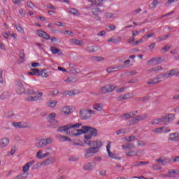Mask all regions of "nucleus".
<instances>
[{
	"label": "nucleus",
	"mask_w": 179,
	"mask_h": 179,
	"mask_svg": "<svg viewBox=\"0 0 179 179\" xmlns=\"http://www.w3.org/2000/svg\"><path fill=\"white\" fill-rule=\"evenodd\" d=\"M83 124L82 123H76L75 124H68L63 127H60L57 129V132H66V135H70V136H80L85 134V129H76L80 128Z\"/></svg>",
	"instance_id": "f257e3e1"
},
{
	"label": "nucleus",
	"mask_w": 179,
	"mask_h": 179,
	"mask_svg": "<svg viewBox=\"0 0 179 179\" xmlns=\"http://www.w3.org/2000/svg\"><path fill=\"white\" fill-rule=\"evenodd\" d=\"M122 148L125 151V155L126 156H128V157H134L135 156L141 157V156H143V155H145V152L142 150H132V149L135 148V145L132 143L122 145Z\"/></svg>",
	"instance_id": "f03ea898"
},
{
	"label": "nucleus",
	"mask_w": 179,
	"mask_h": 179,
	"mask_svg": "<svg viewBox=\"0 0 179 179\" xmlns=\"http://www.w3.org/2000/svg\"><path fill=\"white\" fill-rule=\"evenodd\" d=\"M177 70L172 69L169 71H167L164 74H161L159 76L149 80L147 83L148 85H157V83H160L161 82H163L164 79H169V78H173L174 75H177Z\"/></svg>",
	"instance_id": "7ed1b4c3"
},
{
	"label": "nucleus",
	"mask_w": 179,
	"mask_h": 179,
	"mask_svg": "<svg viewBox=\"0 0 179 179\" xmlns=\"http://www.w3.org/2000/svg\"><path fill=\"white\" fill-rule=\"evenodd\" d=\"M57 162V159L55 157H51L50 158H48L41 162H38L36 164H34L31 167V170H38V169H41L43 166H51V164H54Z\"/></svg>",
	"instance_id": "20e7f679"
},
{
	"label": "nucleus",
	"mask_w": 179,
	"mask_h": 179,
	"mask_svg": "<svg viewBox=\"0 0 179 179\" xmlns=\"http://www.w3.org/2000/svg\"><path fill=\"white\" fill-rule=\"evenodd\" d=\"M83 129H84V134H87L85 135V141H90L92 138L97 136V129L93 128L90 126H83ZM90 132V134H87Z\"/></svg>",
	"instance_id": "39448f33"
},
{
	"label": "nucleus",
	"mask_w": 179,
	"mask_h": 179,
	"mask_svg": "<svg viewBox=\"0 0 179 179\" xmlns=\"http://www.w3.org/2000/svg\"><path fill=\"white\" fill-rule=\"evenodd\" d=\"M84 143H85V145H91V148L94 149L96 153L100 152V149H101V147L103 146V142L100 140H94L92 141H90V140L84 141Z\"/></svg>",
	"instance_id": "423d86ee"
},
{
	"label": "nucleus",
	"mask_w": 179,
	"mask_h": 179,
	"mask_svg": "<svg viewBox=\"0 0 179 179\" xmlns=\"http://www.w3.org/2000/svg\"><path fill=\"white\" fill-rule=\"evenodd\" d=\"M94 114H96V112L89 108H83L80 110V118L83 120H89Z\"/></svg>",
	"instance_id": "0eeeda50"
},
{
	"label": "nucleus",
	"mask_w": 179,
	"mask_h": 179,
	"mask_svg": "<svg viewBox=\"0 0 179 179\" xmlns=\"http://www.w3.org/2000/svg\"><path fill=\"white\" fill-rule=\"evenodd\" d=\"M151 132H152V134H169L171 132V129L167 127L164 126L162 127L152 129Z\"/></svg>",
	"instance_id": "6e6552de"
},
{
	"label": "nucleus",
	"mask_w": 179,
	"mask_h": 179,
	"mask_svg": "<svg viewBox=\"0 0 179 179\" xmlns=\"http://www.w3.org/2000/svg\"><path fill=\"white\" fill-rule=\"evenodd\" d=\"M38 142V148H45L47 145H50V143H52V138L49 137L48 138L39 139L37 140Z\"/></svg>",
	"instance_id": "1a4fd4ad"
},
{
	"label": "nucleus",
	"mask_w": 179,
	"mask_h": 179,
	"mask_svg": "<svg viewBox=\"0 0 179 179\" xmlns=\"http://www.w3.org/2000/svg\"><path fill=\"white\" fill-rule=\"evenodd\" d=\"M147 118L148 114L146 113L141 115H137L129 121V124L130 125H134V124L139 122V121H144V120H147Z\"/></svg>",
	"instance_id": "9d476101"
},
{
	"label": "nucleus",
	"mask_w": 179,
	"mask_h": 179,
	"mask_svg": "<svg viewBox=\"0 0 179 179\" xmlns=\"http://www.w3.org/2000/svg\"><path fill=\"white\" fill-rule=\"evenodd\" d=\"M96 153H97L96 150L92 147H90L89 148L85 150L84 157L85 159H90L91 157H93Z\"/></svg>",
	"instance_id": "9b49d317"
},
{
	"label": "nucleus",
	"mask_w": 179,
	"mask_h": 179,
	"mask_svg": "<svg viewBox=\"0 0 179 179\" xmlns=\"http://www.w3.org/2000/svg\"><path fill=\"white\" fill-rule=\"evenodd\" d=\"M164 118V124L165 125H169L170 122H172V121H174L176 120V115L173 113L166 114L164 116H162Z\"/></svg>",
	"instance_id": "f8f14e48"
},
{
	"label": "nucleus",
	"mask_w": 179,
	"mask_h": 179,
	"mask_svg": "<svg viewBox=\"0 0 179 179\" xmlns=\"http://www.w3.org/2000/svg\"><path fill=\"white\" fill-rule=\"evenodd\" d=\"M136 114H138V110H133L131 112L122 114L120 116V118L123 120H129V118H132V117L136 115Z\"/></svg>",
	"instance_id": "ddd939ff"
},
{
	"label": "nucleus",
	"mask_w": 179,
	"mask_h": 179,
	"mask_svg": "<svg viewBox=\"0 0 179 179\" xmlns=\"http://www.w3.org/2000/svg\"><path fill=\"white\" fill-rule=\"evenodd\" d=\"M10 143V139L8 137H3L0 139V149L8 148Z\"/></svg>",
	"instance_id": "4468645a"
},
{
	"label": "nucleus",
	"mask_w": 179,
	"mask_h": 179,
	"mask_svg": "<svg viewBox=\"0 0 179 179\" xmlns=\"http://www.w3.org/2000/svg\"><path fill=\"white\" fill-rule=\"evenodd\" d=\"M13 127H14V128H16L17 129L19 128H28L29 127V124L26 122H14L12 124Z\"/></svg>",
	"instance_id": "2eb2a0df"
},
{
	"label": "nucleus",
	"mask_w": 179,
	"mask_h": 179,
	"mask_svg": "<svg viewBox=\"0 0 179 179\" xmlns=\"http://www.w3.org/2000/svg\"><path fill=\"white\" fill-rule=\"evenodd\" d=\"M36 163V160L32 159L31 161L27 163L25 165L22 166V173L23 174H26L27 171L30 169V168Z\"/></svg>",
	"instance_id": "dca6fc26"
},
{
	"label": "nucleus",
	"mask_w": 179,
	"mask_h": 179,
	"mask_svg": "<svg viewBox=\"0 0 179 179\" xmlns=\"http://www.w3.org/2000/svg\"><path fill=\"white\" fill-rule=\"evenodd\" d=\"M168 141H170V142H178L179 133L175 132V133L170 134L168 137Z\"/></svg>",
	"instance_id": "f3484780"
},
{
	"label": "nucleus",
	"mask_w": 179,
	"mask_h": 179,
	"mask_svg": "<svg viewBox=\"0 0 179 179\" xmlns=\"http://www.w3.org/2000/svg\"><path fill=\"white\" fill-rule=\"evenodd\" d=\"M35 96H29L26 99L27 101H37L38 100H41V97H43V92H38L36 94Z\"/></svg>",
	"instance_id": "a211bd4d"
},
{
	"label": "nucleus",
	"mask_w": 179,
	"mask_h": 179,
	"mask_svg": "<svg viewBox=\"0 0 179 179\" xmlns=\"http://www.w3.org/2000/svg\"><path fill=\"white\" fill-rule=\"evenodd\" d=\"M106 152L108 153V155L111 158V159H115L116 160L117 159V155L111 152V142H108V144L106 145Z\"/></svg>",
	"instance_id": "6ab92c4d"
},
{
	"label": "nucleus",
	"mask_w": 179,
	"mask_h": 179,
	"mask_svg": "<svg viewBox=\"0 0 179 179\" xmlns=\"http://www.w3.org/2000/svg\"><path fill=\"white\" fill-rule=\"evenodd\" d=\"M17 94H22V93H26V90L23 87V83L22 82L17 83L15 89Z\"/></svg>",
	"instance_id": "aec40b11"
},
{
	"label": "nucleus",
	"mask_w": 179,
	"mask_h": 179,
	"mask_svg": "<svg viewBox=\"0 0 179 179\" xmlns=\"http://www.w3.org/2000/svg\"><path fill=\"white\" fill-rule=\"evenodd\" d=\"M92 108L96 111L101 113L104 110V103H96L92 106Z\"/></svg>",
	"instance_id": "412c9836"
},
{
	"label": "nucleus",
	"mask_w": 179,
	"mask_h": 179,
	"mask_svg": "<svg viewBox=\"0 0 179 179\" xmlns=\"http://www.w3.org/2000/svg\"><path fill=\"white\" fill-rule=\"evenodd\" d=\"M36 33L37 36L45 38V40H50V38H51L50 35L48 34H46L45 31H43V30H37Z\"/></svg>",
	"instance_id": "4be33fe9"
},
{
	"label": "nucleus",
	"mask_w": 179,
	"mask_h": 179,
	"mask_svg": "<svg viewBox=\"0 0 179 179\" xmlns=\"http://www.w3.org/2000/svg\"><path fill=\"white\" fill-rule=\"evenodd\" d=\"M94 167H96V164L94 163L88 162L83 165V169L85 171H90L93 170V169H94Z\"/></svg>",
	"instance_id": "5701e85b"
},
{
	"label": "nucleus",
	"mask_w": 179,
	"mask_h": 179,
	"mask_svg": "<svg viewBox=\"0 0 179 179\" xmlns=\"http://www.w3.org/2000/svg\"><path fill=\"white\" fill-rule=\"evenodd\" d=\"M155 162H157V163H162V166H166V164H169V163H170L171 160L166 157H162L156 159Z\"/></svg>",
	"instance_id": "b1692460"
},
{
	"label": "nucleus",
	"mask_w": 179,
	"mask_h": 179,
	"mask_svg": "<svg viewBox=\"0 0 179 179\" xmlns=\"http://www.w3.org/2000/svg\"><path fill=\"white\" fill-rule=\"evenodd\" d=\"M57 139H58V141H59V142H71V141H72V139H71V138L66 136H62V135H57L56 136Z\"/></svg>",
	"instance_id": "393cba45"
},
{
	"label": "nucleus",
	"mask_w": 179,
	"mask_h": 179,
	"mask_svg": "<svg viewBox=\"0 0 179 179\" xmlns=\"http://www.w3.org/2000/svg\"><path fill=\"white\" fill-rule=\"evenodd\" d=\"M161 58H152L148 62V65H150V66L153 65H159L160 64Z\"/></svg>",
	"instance_id": "a878e982"
},
{
	"label": "nucleus",
	"mask_w": 179,
	"mask_h": 179,
	"mask_svg": "<svg viewBox=\"0 0 179 179\" xmlns=\"http://www.w3.org/2000/svg\"><path fill=\"white\" fill-rule=\"evenodd\" d=\"M61 113L63 115H69L72 113V109L70 106H64L62 108Z\"/></svg>",
	"instance_id": "bb28decb"
},
{
	"label": "nucleus",
	"mask_w": 179,
	"mask_h": 179,
	"mask_svg": "<svg viewBox=\"0 0 179 179\" xmlns=\"http://www.w3.org/2000/svg\"><path fill=\"white\" fill-rule=\"evenodd\" d=\"M80 92L78 90H69V91H66L63 93V94H64V96H76V94H79Z\"/></svg>",
	"instance_id": "cd10ccee"
},
{
	"label": "nucleus",
	"mask_w": 179,
	"mask_h": 179,
	"mask_svg": "<svg viewBox=\"0 0 179 179\" xmlns=\"http://www.w3.org/2000/svg\"><path fill=\"white\" fill-rule=\"evenodd\" d=\"M162 122L164 123V119L163 116L159 118L153 119L150 122V124H151V125H159V124H162Z\"/></svg>",
	"instance_id": "c85d7f7f"
},
{
	"label": "nucleus",
	"mask_w": 179,
	"mask_h": 179,
	"mask_svg": "<svg viewBox=\"0 0 179 179\" xmlns=\"http://www.w3.org/2000/svg\"><path fill=\"white\" fill-rule=\"evenodd\" d=\"M159 71H163V68L161 66H157L154 68L150 69L146 71L148 75L152 73V72H159Z\"/></svg>",
	"instance_id": "c756f323"
},
{
	"label": "nucleus",
	"mask_w": 179,
	"mask_h": 179,
	"mask_svg": "<svg viewBox=\"0 0 179 179\" xmlns=\"http://www.w3.org/2000/svg\"><path fill=\"white\" fill-rule=\"evenodd\" d=\"M130 97H131V94L127 93V94H124L119 96L117 98V101H124V100H128V99H130Z\"/></svg>",
	"instance_id": "7c9ffc66"
},
{
	"label": "nucleus",
	"mask_w": 179,
	"mask_h": 179,
	"mask_svg": "<svg viewBox=\"0 0 179 179\" xmlns=\"http://www.w3.org/2000/svg\"><path fill=\"white\" fill-rule=\"evenodd\" d=\"M103 17L105 19H108V20H110V19H116L117 17V14L114 13H106L103 15Z\"/></svg>",
	"instance_id": "2f4dec72"
},
{
	"label": "nucleus",
	"mask_w": 179,
	"mask_h": 179,
	"mask_svg": "<svg viewBox=\"0 0 179 179\" xmlns=\"http://www.w3.org/2000/svg\"><path fill=\"white\" fill-rule=\"evenodd\" d=\"M17 151V147H16V145H13L11 147L10 150L7 152V156L8 157L10 156H13V155H15Z\"/></svg>",
	"instance_id": "473e14b6"
},
{
	"label": "nucleus",
	"mask_w": 179,
	"mask_h": 179,
	"mask_svg": "<svg viewBox=\"0 0 179 179\" xmlns=\"http://www.w3.org/2000/svg\"><path fill=\"white\" fill-rule=\"evenodd\" d=\"M50 73H51V71L44 69L41 71L39 76H42V78H48V76H50Z\"/></svg>",
	"instance_id": "72a5a7b5"
},
{
	"label": "nucleus",
	"mask_w": 179,
	"mask_h": 179,
	"mask_svg": "<svg viewBox=\"0 0 179 179\" xmlns=\"http://www.w3.org/2000/svg\"><path fill=\"white\" fill-rule=\"evenodd\" d=\"M29 75L36 76H40V70L37 69H31V71L28 72Z\"/></svg>",
	"instance_id": "f704fd0d"
},
{
	"label": "nucleus",
	"mask_w": 179,
	"mask_h": 179,
	"mask_svg": "<svg viewBox=\"0 0 179 179\" xmlns=\"http://www.w3.org/2000/svg\"><path fill=\"white\" fill-rule=\"evenodd\" d=\"M57 101L55 100H49L48 101V107H50V108H54L57 104Z\"/></svg>",
	"instance_id": "c9c22d12"
},
{
	"label": "nucleus",
	"mask_w": 179,
	"mask_h": 179,
	"mask_svg": "<svg viewBox=\"0 0 179 179\" xmlns=\"http://www.w3.org/2000/svg\"><path fill=\"white\" fill-rule=\"evenodd\" d=\"M36 159H38V160H41V159H44L43 151L42 150H38L36 152Z\"/></svg>",
	"instance_id": "e433bc0d"
},
{
	"label": "nucleus",
	"mask_w": 179,
	"mask_h": 179,
	"mask_svg": "<svg viewBox=\"0 0 179 179\" xmlns=\"http://www.w3.org/2000/svg\"><path fill=\"white\" fill-rule=\"evenodd\" d=\"M14 27H15L18 33H22V34H24V29H23V27H22L21 24H15L14 25Z\"/></svg>",
	"instance_id": "4c0bfd02"
},
{
	"label": "nucleus",
	"mask_w": 179,
	"mask_h": 179,
	"mask_svg": "<svg viewBox=\"0 0 179 179\" xmlns=\"http://www.w3.org/2000/svg\"><path fill=\"white\" fill-rule=\"evenodd\" d=\"M145 164H149V162H136L134 166V167H141V166H145Z\"/></svg>",
	"instance_id": "58836bf2"
},
{
	"label": "nucleus",
	"mask_w": 179,
	"mask_h": 179,
	"mask_svg": "<svg viewBox=\"0 0 179 179\" xmlns=\"http://www.w3.org/2000/svg\"><path fill=\"white\" fill-rule=\"evenodd\" d=\"M56 117H57V113H50L48 115L47 120L48 121H51L52 120H55Z\"/></svg>",
	"instance_id": "ea45409f"
},
{
	"label": "nucleus",
	"mask_w": 179,
	"mask_h": 179,
	"mask_svg": "<svg viewBox=\"0 0 179 179\" xmlns=\"http://www.w3.org/2000/svg\"><path fill=\"white\" fill-rule=\"evenodd\" d=\"M159 0H154L150 5V8H151V9H155L157 6L159 5Z\"/></svg>",
	"instance_id": "a19ab883"
},
{
	"label": "nucleus",
	"mask_w": 179,
	"mask_h": 179,
	"mask_svg": "<svg viewBox=\"0 0 179 179\" xmlns=\"http://www.w3.org/2000/svg\"><path fill=\"white\" fill-rule=\"evenodd\" d=\"M26 178H27V175H26L25 173H20L15 176L14 178H13V179H26Z\"/></svg>",
	"instance_id": "79ce46f5"
},
{
	"label": "nucleus",
	"mask_w": 179,
	"mask_h": 179,
	"mask_svg": "<svg viewBox=\"0 0 179 179\" xmlns=\"http://www.w3.org/2000/svg\"><path fill=\"white\" fill-rule=\"evenodd\" d=\"M92 14L95 16H99L100 15V13L101 12V10L99 8H92Z\"/></svg>",
	"instance_id": "37998d69"
},
{
	"label": "nucleus",
	"mask_w": 179,
	"mask_h": 179,
	"mask_svg": "<svg viewBox=\"0 0 179 179\" xmlns=\"http://www.w3.org/2000/svg\"><path fill=\"white\" fill-rule=\"evenodd\" d=\"M50 51L52 54L55 55V54H59V52H61V49L52 46L50 48Z\"/></svg>",
	"instance_id": "c03bdc74"
},
{
	"label": "nucleus",
	"mask_w": 179,
	"mask_h": 179,
	"mask_svg": "<svg viewBox=\"0 0 179 179\" xmlns=\"http://www.w3.org/2000/svg\"><path fill=\"white\" fill-rule=\"evenodd\" d=\"M69 13H71V15H74L76 16L80 15L79 11L75 8H69Z\"/></svg>",
	"instance_id": "a18cd8bd"
},
{
	"label": "nucleus",
	"mask_w": 179,
	"mask_h": 179,
	"mask_svg": "<svg viewBox=\"0 0 179 179\" xmlns=\"http://www.w3.org/2000/svg\"><path fill=\"white\" fill-rule=\"evenodd\" d=\"M106 87L108 89V92L110 93L115 90V89L117 88V86L113 85H106Z\"/></svg>",
	"instance_id": "49530a36"
},
{
	"label": "nucleus",
	"mask_w": 179,
	"mask_h": 179,
	"mask_svg": "<svg viewBox=\"0 0 179 179\" xmlns=\"http://www.w3.org/2000/svg\"><path fill=\"white\" fill-rule=\"evenodd\" d=\"M9 97V92H3L0 94V100H5V99H8Z\"/></svg>",
	"instance_id": "de8ad7c7"
},
{
	"label": "nucleus",
	"mask_w": 179,
	"mask_h": 179,
	"mask_svg": "<svg viewBox=\"0 0 179 179\" xmlns=\"http://www.w3.org/2000/svg\"><path fill=\"white\" fill-rule=\"evenodd\" d=\"M72 43L73 44H76V45H83V41L78 39H73Z\"/></svg>",
	"instance_id": "09e8293b"
},
{
	"label": "nucleus",
	"mask_w": 179,
	"mask_h": 179,
	"mask_svg": "<svg viewBox=\"0 0 179 179\" xmlns=\"http://www.w3.org/2000/svg\"><path fill=\"white\" fill-rule=\"evenodd\" d=\"M24 61V50H22L20 53V62L22 64Z\"/></svg>",
	"instance_id": "8fccbe9b"
},
{
	"label": "nucleus",
	"mask_w": 179,
	"mask_h": 179,
	"mask_svg": "<svg viewBox=\"0 0 179 179\" xmlns=\"http://www.w3.org/2000/svg\"><path fill=\"white\" fill-rule=\"evenodd\" d=\"M25 94H30L31 96L33 94H36V92H34V90H25Z\"/></svg>",
	"instance_id": "3c124183"
},
{
	"label": "nucleus",
	"mask_w": 179,
	"mask_h": 179,
	"mask_svg": "<svg viewBox=\"0 0 179 179\" xmlns=\"http://www.w3.org/2000/svg\"><path fill=\"white\" fill-rule=\"evenodd\" d=\"M168 174H169V176H171L173 174H179V171H178V170L174 171V170L171 169V170L168 171Z\"/></svg>",
	"instance_id": "603ef678"
},
{
	"label": "nucleus",
	"mask_w": 179,
	"mask_h": 179,
	"mask_svg": "<svg viewBox=\"0 0 179 179\" xmlns=\"http://www.w3.org/2000/svg\"><path fill=\"white\" fill-rule=\"evenodd\" d=\"M6 118H10V117H13V111L10 110L5 114Z\"/></svg>",
	"instance_id": "864d4df0"
},
{
	"label": "nucleus",
	"mask_w": 179,
	"mask_h": 179,
	"mask_svg": "<svg viewBox=\"0 0 179 179\" xmlns=\"http://www.w3.org/2000/svg\"><path fill=\"white\" fill-rule=\"evenodd\" d=\"M114 69H117V67H109L106 69V71L108 73H111V72H115V70Z\"/></svg>",
	"instance_id": "5fc2aeb1"
},
{
	"label": "nucleus",
	"mask_w": 179,
	"mask_h": 179,
	"mask_svg": "<svg viewBox=\"0 0 179 179\" xmlns=\"http://www.w3.org/2000/svg\"><path fill=\"white\" fill-rule=\"evenodd\" d=\"M27 6H28V8H30L31 9H33L34 8V3H33V2L28 1H27Z\"/></svg>",
	"instance_id": "6e6d98bb"
},
{
	"label": "nucleus",
	"mask_w": 179,
	"mask_h": 179,
	"mask_svg": "<svg viewBox=\"0 0 179 179\" xmlns=\"http://www.w3.org/2000/svg\"><path fill=\"white\" fill-rule=\"evenodd\" d=\"M152 169H153L154 170H162V166H160L159 164H154L152 166Z\"/></svg>",
	"instance_id": "4d7b16f0"
},
{
	"label": "nucleus",
	"mask_w": 179,
	"mask_h": 179,
	"mask_svg": "<svg viewBox=\"0 0 179 179\" xmlns=\"http://www.w3.org/2000/svg\"><path fill=\"white\" fill-rule=\"evenodd\" d=\"M135 136H130L129 137H126V141H127L128 142H132V141H135Z\"/></svg>",
	"instance_id": "13d9d810"
},
{
	"label": "nucleus",
	"mask_w": 179,
	"mask_h": 179,
	"mask_svg": "<svg viewBox=\"0 0 179 179\" xmlns=\"http://www.w3.org/2000/svg\"><path fill=\"white\" fill-rule=\"evenodd\" d=\"M101 93H103V94L108 93L107 85L101 88Z\"/></svg>",
	"instance_id": "bf43d9fd"
},
{
	"label": "nucleus",
	"mask_w": 179,
	"mask_h": 179,
	"mask_svg": "<svg viewBox=\"0 0 179 179\" xmlns=\"http://www.w3.org/2000/svg\"><path fill=\"white\" fill-rule=\"evenodd\" d=\"M116 134L117 135H121V134H127V130L124 129H121L120 130H117L116 131Z\"/></svg>",
	"instance_id": "052dcab7"
},
{
	"label": "nucleus",
	"mask_w": 179,
	"mask_h": 179,
	"mask_svg": "<svg viewBox=\"0 0 179 179\" xmlns=\"http://www.w3.org/2000/svg\"><path fill=\"white\" fill-rule=\"evenodd\" d=\"M156 47V43H151L149 46H148V50L150 51H153V50L155 49V48Z\"/></svg>",
	"instance_id": "680f3d73"
},
{
	"label": "nucleus",
	"mask_w": 179,
	"mask_h": 179,
	"mask_svg": "<svg viewBox=\"0 0 179 179\" xmlns=\"http://www.w3.org/2000/svg\"><path fill=\"white\" fill-rule=\"evenodd\" d=\"M171 48V46L169 45H165L163 48H162V51L163 52H167V51H169Z\"/></svg>",
	"instance_id": "e2e57ef3"
},
{
	"label": "nucleus",
	"mask_w": 179,
	"mask_h": 179,
	"mask_svg": "<svg viewBox=\"0 0 179 179\" xmlns=\"http://www.w3.org/2000/svg\"><path fill=\"white\" fill-rule=\"evenodd\" d=\"M108 43H114V44H117L118 43V41L114 38L108 39Z\"/></svg>",
	"instance_id": "0e129e2a"
},
{
	"label": "nucleus",
	"mask_w": 179,
	"mask_h": 179,
	"mask_svg": "<svg viewBox=\"0 0 179 179\" xmlns=\"http://www.w3.org/2000/svg\"><path fill=\"white\" fill-rule=\"evenodd\" d=\"M47 8H48V9H52V10H56V9H57V7H55L54 5H52V4H48V6H47Z\"/></svg>",
	"instance_id": "69168bd1"
},
{
	"label": "nucleus",
	"mask_w": 179,
	"mask_h": 179,
	"mask_svg": "<svg viewBox=\"0 0 179 179\" xmlns=\"http://www.w3.org/2000/svg\"><path fill=\"white\" fill-rule=\"evenodd\" d=\"M66 83H73L75 80L73 78H68L66 80H65Z\"/></svg>",
	"instance_id": "338daca9"
},
{
	"label": "nucleus",
	"mask_w": 179,
	"mask_h": 179,
	"mask_svg": "<svg viewBox=\"0 0 179 179\" xmlns=\"http://www.w3.org/2000/svg\"><path fill=\"white\" fill-rule=\"evenodd\" d=\"M137 145L138 146H145V145H146V142L143 141H138L137 142Z\"/></svg>",
	"instance_id": "774afa93"
}]
</instances>
